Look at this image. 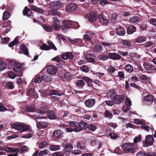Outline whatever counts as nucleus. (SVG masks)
Instances as JSON below:
<instances>
[{
  "label": "nucleus",
  "instance_id": "nucleus-18",
  "mask_svg": "<svg viewBox=\"0 0 156 156\" xmlns=\"http://www.w3.org/2000/svg\"><path fill=\"white\" fill-rule=\"evenodd\" d=\"M19 53L20 54H23L26 55H28L29 52L25 45L23 44L20 46Z\"/></svg>",
  "mask_w": 156,
  "mask_h": 156
},
{
  "label": "nucleus",
  "instance_id": "nucleus-34",
  "mask_svg": "<svg viewBox=\"0 0 156 156\" xmlns=\"http://www.w3.org/2000/svg\"><path fill=\"white\" fill-rule=\"evenodd\" d=\"M136 30V28L134 26H129L128 28L127 33L129 34H131Z\"/></svg>",
  "mask_w": 156,
  "mask_h": 156
},
{
  "label": "nucleus",
  "instance_id": "nucleus-61",
  "mask_svg": "<svg viewBox=\"0 0 156 156\" xmlns=\"http://www.w3.org/2000/svg\"><path fill=\"white\" fill-rule=\"evenodd\" d=\"M44 30L47 32H51L52 31V27L50 26H45L44 27Z\"/></svg>",
  "mask_w": 156,
  "mask_h": 156
},
{
  "label": "nucleus",
  "instance_id": "nucleus-50",
  "mask_svg": "<svg viewBox=\"0 0 156 156\" xmlns=\"http://www.w3.org/2000/svg\"><path fill=\"white\" fill-rule=\"evenodd\" d=\"M64 153L61 151L56 152L52 154V156H64Z\"/></svg>",
  "mask_w": 156,
  "mask_h": 156
},
{
  "label": "nucleus",
  "instance_id": "nucleus-44",
  "mask_svg": "<svg viewBox=\"0 0 156 156\" xmlns=\"http://www.w3.org/2000/svg\"><path fill=\"white\" fill-rule=\"evenodd\" d=\"M10 16V14L7 11H5L3 15L2 19L4 20H6L8 19Z\"/></svg>",
  "mask_w": 156,
  "mask_h": 156
},
{
  "label": "nucleus",
  "instance_id": "nucleus-19",
  "mask_svg": "<svg viewBox=\"0 0 156 156\" xmlns=\"http://www.w3.org/2000/svg\"><path fill=\"white\" fill-rule=\"evenodd\" d=\"M95 102L94 99H89L87 100L85 102V105L88 107H91L94 106Z\"/></svg>",
  "mask_w": 156,
  "mask_h": 156
},
{
  "label": "nucleus",
  "instance_id": "nucleus-45",
  "mask_svg": "<svg viewBox=\"0 0 156 156\" xmlns=\"http://www.w3.org/2000/svg\"><path fill=\"white\" fill-rule=\"evenodd\" d=\"M121 43L124 45L129 47L131 45V42L128 40H123L122 41Z\"/></svg>",
  "mask_w": 156,
  "mask_h": 156
},
{
  "label": "nucleus",
  "instance_id": "nucleus-54",
  "mask_svg": "<svg viewBox=\"0 0 156 156\" xmlns=\"http://www.w3.org/2000/svg\"><path fill=\"white\" fill-rule=\"evenodd\" d=\"M144 122V121L142 120H139L138 119H135L134 120L133 123L136 124L138 125L140 124L141 125Z\"/></svg>",
  "mask_w": 156,
  "mask_h": 156
},
{
  "label": "nucleus",
  "instance_id": "nucleus-23",
  "mask_svg": "<svg viewBox=\"0 0 156 156\" xmlns=\"http://www.w3.org/2000/svg\"><path fill=\"white\" fill-rule=\"evenodd\" d=\"M63 134V133L61 130L58 129L53 132V135L55 138H59L61 137Z\"/></svg>",
  "mask_w": 156,
  "mask_h": 156
},
{
  "label": "nucleus",
  "instance_id": "nucleus-62",
  "mask_svg": "<svg viewBox=\"0 0 156 156\" xmlns=\"http://www.w3.org/2000/svg\"><path fill=\"white\" fill-rule=\"evenodd\" d=\"M81 70L84 72L87 73L89 71L88 67L86 66H83L80 68Z\"/></svg>",
  "mask_w": 156,
  "mask_h": 156
},
{
  "label": "nucleus",
  "instance_id": "nucleus-37",
  "mask_svg": "<svg viewBox=\"0 0 156 156\" xmlns=\"http://www.w3.org/2000/svg\"><path fill=\"white\" fill-rule=\"evenodd\" d=\"M64 148L66 152H69L73 149V146L72 144H68L65 146Z\"/></svg>",
  "mask_w": 156,
  "mask_h": 156
},
{
  "label": "nucleus",
  "instance_id": "nucleus-24",
  "mask_svg": "<svg viewBox=\"0 0 156 156\" xmlns=\"http://www.w3.org/2000/svg\"><path fill=\"white\" fill-rule=\"evenodd\" d=\"M95 56L94 54H88L86 55L85 58L87 62L94 63L95 61L93 58Z\"/></svg>",
  "mask_w": 156,
  "mask_h": 156
},
{
  "label": "nucleus",
  "instance_id": "nucleus-58",
  "mask_svg": "<svg viewBox=\"0 0 156 156\" xmlns=\"http://www.w3.org/2000/svg\"><path fill=\"white\" fill-rule=\"evenodd\" d=\"M47 144V142L46 141L41 142L39 144V147L40 148H43L46 147Z\"/></svg>",
  "mask_w": 156,
  "mask_h": 156
},
{
  "label": "nucleus",
  "instance_id": "nucleus-32",
  "mask_svg": "<svg viewBox=\"0 0 156 156\" xmlns=\"http://www.w3.org/2000/svg\"><path fill=\"white\" fill-rule=\"evenodd\" d=\"M7 67L6 63L4 61L0 60V71H2L5 69Z\"/></svg>",
  "mask_w": 156,
  "mask_h": 156
},
{
  "label": "nucleus",
  "instance_id": "nucleus-16",
  "mask_svg": "<svg viewBox=\"0 0 156 156\" xmlns=\"http://www.w3.org/2000/svg\"><path fill=\"white\" fill-rule=\"evenodd\" d=\"M42 118L45 119L48 118L50 119H56V116L55 115L54 112L51 111H49L47 113V116H44L41 117Z\"/></svg>",
  "mask_w": 156,
  "mask_h": 156
},
{
  "label": "nucleus",
  "instance_id": "nucleus-28",
  "mask_svg": "<svg viewBox=\"0 0 156 156\" xmlns=\"http://www.w3.org/2000/svg\"><path fill=\"white\" fill-rule=\"evenodd\" d=\"M31 9L36 12H37L40 13H43L44 12L43 10L41 8L37 7L35 5H32L31 7Z\"/></svg>",
  "mask_w": 156,
  "mask_h": 156
},
{
  "label": "nucleus",
  "instance_id": "nucleus-57",
  "mask_svg": "<svg viewBox=\"0 0 156 156\" xmlns=\"http://www.w3.org/2000/svg\"><path fill=\"white\" fill-rule=\"evenodd\" d=\"M99 58L101 60H105L108 58V57L104 54H102L100 55Z\"/></svg>",
  "mask_w": 156,
  "mask_h": 156
},
{
  "label": "nucleus",
  "instance_id": "nucleus-63",
  "mask_svg": "<svg viewBox=\"0 0 156 156\" xmlns=\"http://www.w3.org/2000/svg\"><path fill=\"white\" fill-rule=\"evenodd\" d=\"M150 23L154 25V26H156V19L154 18H151L149 20Z\"/></svg>",
  "mask_w": 156,
  "mask_h": 156
},
{
  "label": "nucleus",
  "instance_id": "nucleus-42",
  "mask_svg": "<svg viewBox=\"0 0 156 156\" xmlns=\"http://www.w3.org/2000/svg\"><path fill=\"white\" fill-rule=\"evenodd\" d=\"M93 144H94V146L96 148H100L102 146L101 144L98 141H92V144L93 145Z\"/></svg>",
  "mask_w": 156,
  "mask_h": 156
},
{
  "label": "nucleus",
  "instance_id": "nucleus-21",
  "mask_svg": "<svg viewBox=\"0 0 156 156\" xmlns=\"http://www.w3.org/2000/svg\"><path fill=\"white\" fill-rule=\"evenodd\" d=\"M62 58L64 60H66L68 58L72 59L73 56L72 54L69 52L63 53L61 55Z\"/></svg>",
  "mask_w": 156,
  "mask_h": 156
},
{
  "label": "nucleus",
  "instance_id": "nucleus-17",
  "mask_svg": "<svg viewBox=\"0 0 156 156\" xmlns=\"http://www.w3.org/2000/svg\"><path fill=\"white\" fill-rule=\"evenodd\" d=\"M98 19L100 22L103 25H106L108 23V20L102 14L99 15Z\"/></svg>",
  "mask_w": 156,
  "mask_h": 156
},
{
  "label": "nucleus",
  "instance_id": "nucleus-56",
  "mask_svg": "<svg viewBox=\"0 0 156 156\" xmlns=\"http://www.w3.org/2000/svg\"><path fill=\"white\" fill-rule=\"evenodd\" d=\"M83 39L86 41H90L91 40L90 37L88 34H85L83 36Z\"/></svg>",
  "mask_w": 156,
  "mask_h": 156
},
{
  "label": "nucleus",
  "instance_id": "nucleus-41",
  "mask_svg": "<svg viewBox=\"0 0 156 156\" xmlns=\"http://www.w3.org/2000/svg\"><path fill=\"white\" fill-rule=\"evenodd\" d=\"M146 40V37L143 36L139 37L135 40L136 42L139 43H142L144 41H145Z\"/></svg>",
  "mask_w": 156,
  "mask_h": 156
},
{
  "label": "nucleus",
  "instance_id": "nucleus-31",
  "mask_svg": "<svg viewBox=\"0 0 156 156\" xmlns=\"http://www.w3.org/2000/svg\"><path fill=\"white\" fill-rule=\"evenodd\" d=\"M102 47L101 45L96 44L93 47V49L94 52H99L102 49Z\"/></svg>",
  "mask_w": 156,
  "mask_h": 156
},
{
  "label": "nucleus",
  "instance_id": "nucleus-43",
  "mask_svg": "<svg viewBox=\"0 0 156 156\" xmlns=\"http://www.w3.org/2000/svg\"><path fill=\"white\" fill-rule=\"evenodd\" d=\"M40 48L43 50L48 51L51 49V48L45 44H43L42 45L40 46Z\"/></svg>",
  "mask_w": 156,
  "mask_h": 156
},
{
  "label": "nucleus",
  "instance_id": "nucleus-36",
  "mask_svg": "<svg viewBox=\"0 0 156 156\" xmlns=\"http://www.w3.org/2000/svg\"><path fill=\"white\" fill-rule=\"evenodd\" d=\"M144 68L147 70H151L153 69V67L148 62L144 63Z\"/></svg>",
  "mask_w": 156,
  "mask_h": 156
},
{
  "label": "nucleus",
  "instance_id": "nucleus-60",
  "mask_svg": "<svg viewBox=\"0 0 156 156\" xmlns=\"http://www.w3.org/2000/svg\"><path fill=\"white\" fill-rule=\"evenodd\" d=\"M18 42V40L16 38L14 41L12 42H10L9 44V46L10 47H12L16 44Z\"/></svg>",
  "mask_w": 156,
  "mask_h": 156
},
{
  "label": "nucleus",
  "instance_id": "nucleus-47",
  "mask_svg": "<svg viewBox=\"0 0 156 156\" xmlns=\"http://www.w3.org/2000/svg\"><path fill=\"white\" fill-rule=\"evenodd\" d=\"M7 87L8 89H13L14 88V83L11 82H9L7 84Z\"/></svg>",
  "mask_w": 156,
  "mask_h": 156
},
{
  "label": "nucleus",
  "instance_id": "nucleus-27",
  "mask_svg": "<svg viewBox=\"0 0 156 156\" xmlns=\"http://www.w3.org/2000/svg\"><path fill=\"white\" fill-rule=\"evenodd\" d=\"M28 131H29V133H27L26 135L23 136H22V138H25V139H28V138H30L32 137L34 134H33V131H32V130L31 129V128L30 129V130H28Z\"/></svg>",
  "mask_w": 156,
  "mask_h": 156
},
{
  "label": "nucleus",
  "instance_id": "nucleus-53",
  "mask_svg": "<svg viewBox=\"0 0 156 156\" xmlns=\"http://www.w3.org/2000/svg\"><path fill=\"white\" fill-rule=\"evenodd\" d=\"M153 43L152 41H149L146 42L143 44V46L145 47L149 48L152 45Z\"/></svg>",
  "mask_w": 156,
  "mask_h": 156
},
{
  "label": "nucleus",
  "instance_id": "nucleus-38",
  "mask_svg": "<svg viewBox=\"0 0 156 156\" xmlns=\"http://www.w3.org/2000/svg\"><path fill=\"white\" fill-rule=\"evenodd\" d=\"M141 127L143 129L147 132H149L150 131V127L146 125L144 122L142 124V125H141Z\"/></svg>",
  "mask_w": 156,
  "mask_h": 156
},
{
  "label": "nucleus",
  "instance_id": "nucleus-15",
  "mask_svg": "<svg viewBox=\"0 0 156 156\" xmlns=\"http://www.w3.org/2000/svg\"><path fill=\"white\" fill-rule=\"evenodd\" d=\"M71 27L70 21L66 20L63 21L62 22V25L61 26V28L63 30L66 31Z\"/></svg>",
  "mask_w": 156,
  "mask_h": 156
},
{
  "label": "nucleus",
  "instance_id": "nucleus-10",
  "mask_svg": "<svg viewBox=\"0 0 156 156\" xmlns=\"http://www.w3.org/2000/svg\"><path fill=\"white\" fill-rule=\"evenodd\" d=\"M85 18L88 19L91 22L95 21L97 17V14L94 12H89L84 15Z\"/></svg>",
  "mask_w": 156,
  "mask_h": 156
},
{
  "label": "nucleus",
  "instance_id": "nucleus-11",
  "mask_svg": "<svg viewBox=\"0 0 156 156\" xmlns=\"http://www.w3.org/2000/svg\"><path fill=\"white\" fill-rule=\"evenodd\" d=\"M4 150L7 153L13 152L14 153V154H9L8 155V156H17L19 151L16 148H12L10 147H5Z\"/></svg>",
  "mask_w": 156,
  "mask_h": 156
},
{
  "label": "nucleus",
  "instance_id": "nucleus-22",
  "mask_svg": "<svg viewBox=\"0 0 156 156\" xmlns=\"http://www.w3.org/2000/svg\"><path fill=\"white\" fill-rule=\"evenodd\" d=\"M144 100L146 103L148 104L153 102L154 98L152 95H148L144 97Z\"/></svg>",
  "mask_w": 156,
  "mask_h": 156
},
{
  "label": "nucleus",
  "instance_id": "nucleus-48",
  "mask_svg": "<svg viewBox=\"0 0 156 156\" xmlns=\"http://www.w3.org/2000/svg\"><path fill=\"white\" fill-rule=\"evenodd\" d=\"M84 82L83 80H80L77 83V86L78 87L81 88L84 86Z\"/></svg>",
  "mask_w": 156,
  "mask_h": 156
},
{
  "label": "nucleus",
  "instance_id": "nucleus-14",
  "mask_svg": "<svg viewBox=\"0 0 156 156\" xmlns=\"http://www.w3.org/2000/svg\"><path fill=\"white\" fill-rule=\"evenodd\" d=\"M87 123L83 122H80L78 123L77 127L75 128V132H78L81 131L83 129L87 128Z\"/></svg>",
  "mask_w": 156,
  "mask_h": 156
},
{
  "label": "nucleus",
  "instance_id": "nucleus-46",
  "mask_svg": "<svg viewBox=\"0 0 156 156\" xmlns=\"http://www.w3.org/2000/svg\"><path fill=\"white\" fill-rule=\"evenodd\" d=\"M50 150L52 151H55L58 150L60 149V147L59 146L57 145H51L50 147Z\"/></svg>",
  "mask_w": 156,
  "mask_h": 156
},
{
  "label": "nucleus",
  "instance_id": "nucleus-49",
  "mask_svg": "<svg viewBox=\"0 0 156 156\" xmlns=\"http://www.w3.org/2000/svg\"><path fill=\"white\" fill-rule=\"evenodd\" d=\"M71 27H75V28H78L79 27L80 25L77 22L70 21Z\"/></svg>",
  "mask_w": 156,
  "mask_h": 156
},
{
  "label": "nucleus",
  "instance_id": "nucleus-52",
  "mask_svg": "<svg viewBox=\"0 0 156 156\" xmlns=\"http://www.w3.org/2000/svg\"><path fill=\"white\" fill-rule=\"evenodd\" d=\"M109 135L110 138L112 139H116L118 137V136L117 135L113 133H109Z\"/></svg>",
  "mask_w": 156,
  "mask_h": 156
},
{
  "label": "nucleus",
  "instance_id": "nucleus-9",
  "mask_svg": "<svg viewBox=\"0 0 156 156\" xmlns=\"http://www.w3.org/2000/svg\"><path fill=\"white\" fill-rule=\"evenodd\" d=\"M53 29L56 31H59L61 28L60 21L57 18H53V21L52 24Z\"/></svg>",
  "mask_w": 156,
  "mask_h": 156
},
{
  "label": "nucleus",
  "instance_id": "nucleus-5",
  "mask_svg": "<svg viewBox=\"0 0 156 156\" xmlns=\"http://www.w3.org/2000/svg\"><path fill=\"white\" fill-rule=\"evenodd\" d=\"M48 108L45 106H42L39 109V112H36L34 114L35 117L36 118V119H41V117H42L43 116H41L40 115H44L45 113L48 112Z\"/></svg>",
  "mask_w": 156,
  "mask_h": 156
},
{
  "label": "nucleus",
  "instance_id": "nucleus-4",
  "mask_svg": "<svg viewBox=\"0 0 156 156\" xmlns=\"http://www.w3.org/2000/svg\"><path fill=\"white\" fill-rule=\"evenodd\" d=\"M77 8V6L76 4L71 3L66 6L65 9L67 12L70 13L75 11Z\"/></svg>",
  "mask_w": 156,
  "mask_h": 156
},
{
  "label": "nucleus",
  "instance_id": "nucleus-12",
  "mask_svg": "<svg viewBox=\"0 0 156 156\" xmlns=\"http://www.w3.org/2000/svg\"><path fill=\"white\" fill-rule=\"evenodd\" d=\"M47 68V72L50 75H53L56 74L58 71L57 68L54 66H50L47 67H45V68Z\"/></svg>",
  "mask_w": 156,
  "mask_h": 156
},
{
  "label": "nucleus",
  "instance_id": "nucleus-1",
  "mask_svg": "<svg viewBox=\"0 0 156 156\" xmlns=\"http://www.w3.org/2000/svg\"><path fill=\"white\" fill-rule=\"evenodd\" d=\"M11 127L18 130L20 133L26 132L30 130V127L22 122H14L11 124Z\"/></svg>",
  "mask_w": 156,
  "mask_h": 156
},
{
  "label": "nucleus",
  "instance_id": "nucleus-8",
  "mask_svg": "<svg viewBox=\"0 0 156 156\" xmlns=\"http://www.w3.org/2000/svg\"><path fill=\"white\" fill-rule=\"evenodd\" d=\"M48 6L50 9H60L62 7L61 2L58 1L51 2L49 4Z\"/></svg>",
  "mask_w": 156,
  "mask_h": 156
},
{
  "label": "nucleus",
  "instance_id": "nucleus-55",
  "mask_svg": "<svg viewBox=\"0 0 156 156\" xmlns=\"http://www.w3.org/2000/svg\"><path fill=\"white\" fill-rule=\"evenodd\" d=\"M140 79L143 81L148 80H149V78L147 76L142 75L140 76Z\"/></svg>",
  "mask_w": 156,
  "mask_h": 156
},
{
  "label": "nucleus",
  "instance_id": "nucleus-25",
  "mask_svg": "<svg viewBox=\"0 0 156 156\" xmlns=\"http://www.w3.org/2000/svg\"><path fill=\"white\" fill-rule=\"evenodd\" d=\"M48 14L55 16H59L61 13L59 11H57L56 9H51L48 11Z\"/></svg>",
  "mask_w": 156,
  "mask_h": 156
},
{
  "label": "nucleus",
  "instance_id": "nucleus-7",
  "mask_svg": "<svg viewBox=\"0 0 156 156\" xmlns=\"http://www.w3.org/2000/svg\"><path fill=\"white\" fill-rule=\"evenodd\" d=\"M124 94L116 95L112 98V100L115 104H119L123 102L124 100Z\"/></svg>",
  "mask_w": 156,
  "mask_h": 156
},
{
  "label": "nucleus",
  "instance_id": "nucleus-26",
  "mask_svg": "<svg viewBox=\"0 0 156 156\" xmlns=\"http://www.w3.org/2000/svg\"><path fill=\"white\" fill-rule=\"evenodd\" d=\"M117 34L119 35L123 36L125 34V31L124 28L121 27H119L116 30Z\"/></svg>",
  "mask_w": 156,
  "mask_h": 156
},
{
  "label": "nucleus",
  "instance_id": "nucleus-40",
  "mask_svg": "<svg viewBox=\"0 0 156 156\" xmlns=\"http://www.w3.org/2000/svg\"><path fill=\"white\" fill-rule=\"evenodd\" d=\"M68 123L71 126L74 127V131L75 132V128L77 127L78 123L75 121H70Z\"/></svg>",
  "mask_w": 156,
  "mask_h": 156
},
{
  "label": "nucleus",
  "instance_id": "nucleus-29",
  "mask_svg": "<svg viewBox=\"0 0 156 156\" xmlns=\"http://www.w3.org/2000/svg\"><path fill=\"white\" fill-rule=\"evenodd\" d=\"M129 21L133 23H137L140 22V20L139 18L137 16H134L131 18L130 17L128 20Z\"/></svg>",
  "mask_w": 156,
  "mask_h": 156
},
{
  "label": "nucleus",
  "instance_id": "nucleus-39",
  "mask_svg": "<svg viewBox=\"0 0 156 156\" xmlns=\"http://www.w3.org/2000/svg\"><path fill=\"white\" fill-rule=\"evenodd\" d=\"M48 123L47 122H39L38 123H37V127L40 129H41L43 127L47 126L48 125Z\"/></svg>",
  "mask_w": 156,
  "mask_h": 156
},
{
  "label": "nucleus",
  "instance_id": "nucleus-64",
  "mask_svg": "<svg viewBox=\"0 0 156 156\" xmlns=\"http://www.w3.org/2000/svg\"><path fill=\"white\" fill-rule=\"evenodd\" d=\"M144 156H156V154L153 152L146 153Z\"/></svg>",
  "mask_w": 156,
  "mask_h": 156
},
{
  "label": "nucleus",
  "instance_id": "nucleus-59",
  "mask_svg": "<svg viewBox=\"0 0 156 156\" xmlns=\"http://www.w3.org/2000/svg\"><path fill=\"white\" fill-rule=\"evenodd\" d=\"M100 4L104 6L108 4V2L107 0H99Z\"/></svg>",
  "mask_w": 156,
  "mask_h": 156
},
{
  "label": "nucleus",
  "instance_id": "nucleus-51",
  "mask_svg": "<svg viewBox=\"0 0 156 156\" xmlns=\"http://www.w3.org/2000/svg\"><path fill=\"white\" fill-rule=\"evenodd\" d=\"M88 129L91 131H94L96 129V126L93 124H89L87 126Z\"/></svg>",
  "mask_w": 156,
  "mask_h": 156
},
{
  "label": "nucleus",
  "instance_id": "nucleus-20",
  "mask_svg": "<svg viewBox=\"0 0 156 156\" xmlns=\"http://www.w3.org/2000/svg\"><path fill=\"white\" fill-rule=\"evenodd\" d=\"M108 56L110 58L113 60H119L121 58V56L119 55L114 53H109Z\"/></svg>",
  "mask_w": 156,
  "mask_h": 156
},
{
  "label": "nucleus",
  "instance_id": "nucleus-33",
  "mask_svg": "<svg viewBox=\"0 0 156 156\" xmlns=\"http://www.w3.org/2000/svg\"><path fill=\"white\" fill-rule=\"evenodd\" d=\"M43 79V76H38L34 78L32 81L35 83H40Z\"/></svg>",
  "mask_w": 156,
  "mask_h": 156
},
{
  "label": "nucleus",
  "instance_id": "nucleus-13",
  "mask_svg": "<svg viewBox=\"0 0 156 156\" xmlns=\"http://www.w3.org/2000/svg\"><path fill=\"white\" fill-rule=\"evenodd\" d=\"M44 93H45L46 95L53 96V95H57L58 96H61L63 94V93H61L56 90H52L51 91H48L47 90H45Z\"/></svg>",
  "mask_w": 156,
  "mask_h": 156
},
{
  "label": "nucleus",
  "instance_id": "nucleus-35",
  "mask_svg": "<svg viewBox=\"0 0 156 156\" xmlns=\"http://www.w3.org/2000/svg\"><path fill=\"white\" fill-rule=\"evenodd\" d=\"M31 10L27 6L25 7L23 11V14L24 15H26L29 17L30 15Z\"/></svg>",
  "mask_w": 156,
  "mask_h": 156
},
{
  "label": "nucleus",
  "instance_id": "nucleus-2",
  "mask_svg": "<svg viewBox=\"0 0 156 156\" xmlns=\"http://www.w3.org/2000/svg\"><path fill=\"white\" fill-rule=\"evenodd\" d=\"M9 66L11 67H13V70L14 72L19 74H21L22 65L20 63L15 60H10L9 62Z\"/></svg>",
  "mask_w": 156,
  "mask_h": 156
},
{
  "label": "nucleus",
  "instance_id": "nucleus-30",
  "mask_svg": "<svg viewBox=\"0 0 156 156\" xmlns=\"http://www.w3.org/2000/svg\"><path fill=\"white\" fill-rule=\"evenodd\" d=\"M125 70L129 73H131L133 71V67L130 65L127 64L125 67Z\"/></svg>",
  "mask_w": 156,
  "mask_h": 156
},
{
  "label": "nucleus",
  "instance_id": "nucleus-6",
  "mask_svg": "<svg viewBox=\"0 0 156 156\" xmlns=\"http://www.w3.org/2000/svg\"><path fill=\"white\" fill-rule=\"evenodd\" d=\"M154 142V138L151 135H148L145 137V140L143 141V146L147 147L152 145Z\"/></svg>",
  "mask_w": 156,
  "mask_h": 156
},
{
  "label": "nucleus",
  "instance_id": "nucleus-3",
  "mask_svg": "<svg viewBox=\"0 0 156 156\" xmlns=\"http://www.w3.org/2000/svg\"><path fill=\"white\" fill-rule=\"evenodd\" d=\"M121 148L124 151L125 153L131 152H134V146L133 143H127L124 144L121 146Z\"/></svg>",
  "mask_w": 156,
  "mask_h": 156
}]
</instances>
